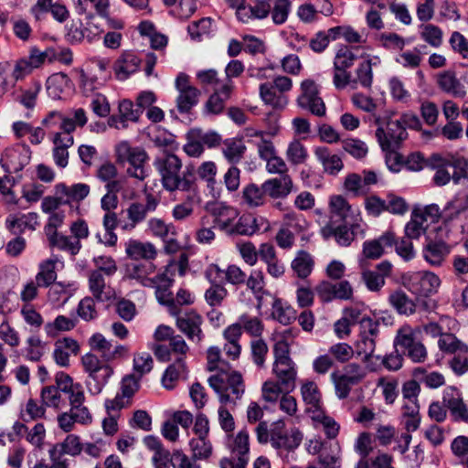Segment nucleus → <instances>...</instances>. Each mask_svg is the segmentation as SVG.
Returning a JSON list of instances; mask_svg holds the SVG:
<instances>
[{"instance_id":"obj_1","label":"nucleus","mask_w":468,"mask_h":468,"mask_svg":"<svg viewBox=\"0 0 468 468\" xmlns=\"http://www.w3.org/2000/svg\"><path fill=\"white\" fill-rule=\"evenodd\" d=\"M154 165L161 176V184L165 190L195 192L197 188L194 167L188 165L181 173L183 164L177 155L165 154L157 157Z\"/></svg>"},{"instance_id":"obj_2","label":"nucleus","mask_w":468,"mask_h":468,"mask_svg":"<svg viewBox=\"0 0 468 468\" xmlns=\"http://www.w3.org/2000/svg\"><path fill=\"white\" fill-rule=\"evenodd\" d=\"M290 335L291 330H285L273 346L274 361L271 371L285 388V393H290L296 388L297 378V366L290 356V344L287 341V335Z\"/></svg>"},{"instance_id":"obj_3","label":"nucleus","mask_w":468,"mask_h":468,"mask_svg":"<svg viewBox=\"0 0 468 468\" xmlns=\"http://www.w3.org/2000/svg\"><path fill=\"white\" fill-rule=\"evenodd\" d=\"M55 382L63 393L68 395L70 407L69 412L75 418V420L80 424H90L92 421V416L84 404L86 398L82 385L74 383L70 376L64 372L56 374Z\"/></svg>"},{"instance_id":"obj_4","label":"nucleus","mask_w":468,"mask_h":468,"mask_svg":"<svg viewBox=\"0 0 468 468\" xmlns=\"http://www.w3.org/2000/svg\"><path fill=\"white\" fill-rule=\"evenodd\" d=\"M208 384L218 394L221 404L236 405L244 392L245 385L242 376L238 371L218 372L208 378Z\"/></svg>"},{"instance_id":"obj_5","label":"nucleus","mask_w":468,"mask_h":468,"mask_svg":"<svg viewBox=\"0 0 468 468\" xmlns=\"http://www.w3.org/2000/svg\"><path fill=\"white\" fill-rule=\"evenodd\" d=\"M377 140L383 151H392L405 140L408 133L398 119H393L392 113L374 116Z\"/></svg>"},{"instance_id":"obj_6","label":"nucleus","mask_w":468,"mask_h":468,"mask_svg":"<svg viewBox=\"0 0 468 468\" xmlns=\"http://www.w3.org/2000/svg\"><path fill=\"white\" fill-rule=\"evenodd\" d=\"M117 160L121 163H128L127 174L139 180H144L149 175L146 151L139 146L133 147L126 141H122L115 148Z\"/></svg>"},{"instance_id":"obj_7","label":"nucleus","mask_w":468,"mask_h":468,"mask_svg":"<svg viewBox=\"0 0 468 468\" xmlns=\"http://www.w3.org/2000/svg\"><path fill=\"white\" fill-rule=\"evenodd\" d=\"M226 447L230 457H224L219 462L220 468H247L250 461V435L246 429L237 434H227Z\"/></svg>"},{"instance_id":"obj_8","label":"nucleus","mask_w":468,"mask_h":468,"mask_svg":"<svg viewBox=\"0 0 468 468\" xmlns=\"http://www.w3.org/2000/svg\"><path fill=\"white\" fill-rule=\"evenodd\" d=\"M81 364L88 374L85 384L89 392L91 395L100 394L112 376L113 368L92 353L85 354L81 357Z\"/></svg>"},{"instance_id":"obj_9","label":"nucleus","mask_w":468,"mask_h":468,"mask_svg":"<svg viewBox=\"0 0 468 468\" xmlns=\"http://www.w3.org/2000/svg\"><path fill=\"white\" fill-rule=\"evenodd\" d=\"M402 282L403 285L417 296V301L424 310L430 308L429 303L420 298L434 294L441 285L440 278L431 271H415L405 274L402 277Z\"/></svg>"},{"instance_id":"obj_10","label":"nucleus","mask_w":468,"mask_h":468,"mask_svg":"<svg viewBox=\"0 0 468 468\" xmlns=\"http://www.w3.org/2000/svg\"><path fill=\"white\" fill-rule=\"evenodd\" d=\"M420 333V326L412 328L410 325H404L398 330L395 338V345L415 363L424 362L428 356L425 346L417 339V335Z\"/></svg>"},{"instance_id":"obj_11","label":"nucleus","mask_w":468,"mask_h":468,"mask_svg":"<svg viewBox=\"0 0 468 468\" xmlns=\"http://www.w3.org/2000/svg\"><path fill=\"white\" fill-rule=\"evenodd\" d=\"M328 210V223H346L352 225L353 228H360L357 223L360 218L359 208L353 207L342 195H333L329 197Z\"/></svg>"},{"instance_id":"obj_12","label":"nucleus","mask_w":468,"mask_h":468,"mask_svg":"<svg viewBox=\"0 0 468 468\" xmlns=\"http://www.w3.org/2000/svg\"><path fill=\"white\" fill-rule=\"evenodd\" d=\"M379 333V322L374 319H364L358 328V336L355 343L358 356H364L363 361L367 362L374 356L376 338Z\"/></svg>"},{"instance_id":"obj_13","label":"nucleus","mask_w":468,"mask_h":468,"mask_svg":"<svg viewBox=\"0 0 468 468\" xmlns=\"http://www.w3.org/2000/svg\"><path fill=\"white\" fill-rule=\"evenodd\" d=\"M158 203V200L152 194L146 195L145 203H131L125 209L127 219L120 221L121 229L125 232H132L146 219L148 213L156 209Z\"/></svg>"},{"instance_id":"obj_14","label":"nucleus","mask_w":468,"mask_h":468,"mask_svg":"<svg viewBox=\"0 0 468 468\" xmlns=\"http://www.w3.org/2000/svg\"><path fill=\"white\" fill-rule=\"evenodd\" d=\"M140 380V377H136L134 374L124 376L121 381L120 392L113 399L105 400L106 411H120L122 409L129 407L132 404L133 397L139 390Z\"/></svg>"},{"instance_id":"obj_15","label":"nucleus","mask_w":468,"mask_h":468,"mask_svg":"<svg viewBox=\"0 0 468 468\" xmlns=\"http://www.w3.org/2000/svg\"><path fill=\"white\" fill-rule=\"evenodd\" d=\"M301 95L297 98V104L312 114L322 117L325 114V104L319 96L316 83L313 80H305L301 83Z\"/></svg>"},{"instance_id":"obj_16","label":"nucleus","mask_w":468,"mask_h":468,"mask_svg":"<svg viewBox=\"0 0 468 468\" xmlns=\"http://www.w3.org/2000/svg\"><path fill=\"white\" fill-rule=\"evenodd\" d=\"M173 282L174 280L171 278V275H169L168 266H166L162 271L156 273V279L154 280L155 284L149 288L155 289L157 301L161 304L168 307V312L171 315H177L180 314V308L176 303L173 293L170 291Z\"/></svg>"},{"instance_id":"obj_17","label":"nucleus","mask_w":468,"mask_h":468,"mask_svg":"<svg viewBox=\"0 0 468 468\" xmlns=\"http://www.w3.org/2000/svg\"><path fill=\"white\" fill-rule=\"evenodd\" d=\"M176 317V324L189 341L200 344L204 339V333L201 328L203 324L202 316L194 310L186 312L183 315L179 314Z\"/></svg>"},{"instance_id":"obj_18","label":"nucleus","mask_w":468,"mask_h":468,"mask_svg":"<svg viewBox=\"0 0 468 468\" xmlns=\"http://www.w3.org/2000/svg\"><path fill=\"white\" fill-rule=\"evenodd\" d=\"M206 210L213 218L214 227L229 235L239 212L232 207L221 202L207 203Z\"/></svg>"},{"instance_id":"obj_19","label":"nucleus","mask_w":468,"mask_h":468,"mask_svg":"<svg viewBox=\"0 0 468 468\" xmlns=\"http://www.w3.org/2000/svg\"><path fill=\"white\" fill-rule=\"evenodd\" d=\"M155 265L152 261L131 262L126 264L125 278L135 281L144 287L154 286L156 279Z\"/></svg>"},{"instance_id":"obj_20","label":"nucleus","mask_w":468,"mask_h":468,"mask_svg":"<svg viewBox=\"0 0 468 468\" xmlns=\"http://www.w3.org/2000/svg\"><path fill=\"white\" fill-rule=\"evenodd\" d=\"M392 272V264L388 261L378 263L374 270H364L361 278L367 290L379 292L386 283V278Z\"/></svg>"},{"instance_id":"obj_21","label":"nucleus","mask_w":468,"mask_h":468,"mask_svg":"<svg viewBox=\"0 0 468 468\" xmlns=\"http://www.w3.org/2000/svg\"><path fill=\"white\" fill-rule=\"evenodd\" d=\"M282 428L283 423L279 422L271 429V444L275 449L293 451L302 442L303 434L297 430L287 434L283 432Z\"/></svg>"},{"instance_id":"obj_22","label":"nucleus","mask_w":468,"mask_h":468,"mask_svg":"<svg viewBox=\"0 0 468 468\" xmlns=\"http://www.w3.org/2000/svg\"><path fill=\"white\" fill-rule=\"evenodd\" d=\"M452 251V246L443 240L430 239L423 246L422 256L432 267H441Z\"/></svg>"},{"instance_id":"obj_23","label":"nucleus","mask_w":468,"mask_h":468,"mask_svg":"<svg viewBox=\"0 0 468 468\" xmlns=\"http://www.w3.org/2000/svg\"><path fill=\"white\" fill-rule=\"evenodd\" d=\"M269 228V222L263 217L244 214L233 224L229 235L252 236L261 229L268 230Z\"/></svg>"},{"instance_id":"obj_24","label":"nucleus","mask_w":468,"mask_h":468,"mask_svg":"<svg viewBox=\"0 0 468 468\" xmlns=\"http://www.w3.org/2000/svg\"><path fill=\"white\" fill-rule=\"evenodd\" d=\"M52 143L54 144L52 150L54 162L58 167L65 168L69 164L68 150L73 145L74 138L71 134H62V133L54 132Z\"/></svg>"},{"instance_id":"obj_25","label":"nucleus","mask_w":468,"mask_h":468,"mask_svg":"<svg viewBox=\"0 0 468 468\" xmlns=\"http://www.w3.org/2000/svg\"><path fill=\"white\" fill-rule=\"evenodd\" d=\"M395 242V234L391 231L383 233L375 239L367 240L363 244V256L369 260H378L385 252V248H391Z\"/></svg>"},{"instance_id":"obj_26","label":"nucleus","mask_w":468,"mask_h":468,"mask_svg":"<svg viewBox=\"0 0 468 468\" xmlns=\"http://www.w3.org/2000/svg\"><path fill=\"white\" fill-rule=\"evenodd\" d=\"M334 225L335 224L327 223L321 229L323 238L327 239L334 237L338 245L344 247L349 246L355 239V232L359 228H353L352 225L348 228V224L346 223L340 224L337 227Z\"/></svg>"},{"instance_id":"obj_27","label":"nucleus","mask_w":468,"mask_h":468,"mask_svg":"<svg viewBox=\"0 0 468 468\" xmlns=\"http://www.w3.org/2000/svg\"><path fill=\"white\" fill-rule=\"evenodd\" d=\"M125 253L129 258L135 261H152L157 256V250L152 242L129 239L125 243Z\"/></svg>"},{"instance_id":"obj_28","label":"nucleus","mask_w":468,"mask_h":468,"mask_svg":"<svg viewBox=\"0 0 468 468\" xmlns=\"http://www.w3.org/2000/svg\"><path fill=\"white\" fill-rule=\"evenodd\" d=\"M260 259L266 264L267 272L273 278H280L285 272L284 264L278 259L273 245L262 243L259 249Z\"/></svg>"},{"instance_id":"obj_29","label":"nucleus","mask_w":468,"mask_h":468,"mask_svg":"<svg viewBox=\"0 0 468 468\" xmlns=\"http://www.w3.org/2000/svg\"><path fill=\"white\" fill-rule=\"evenodd\" d=\"M38 216L35 212L10 214L5 219V228L12 233H23L26 229L35 230L38 226Z\"/></svg>"},{"instance_id":"obj_30","label":"nucleus","mask_w":468,"mask_h":468,"mask_svg":"<svg viewBox=\"0 0 468 468\" xmlns=\"http://www.w3.org/2000/svg\"><path fill=\"white\" fill-rule=\"evenodd\" d=\"M233 90V81H223L220 88H216L206 102L207 112L212 114L220 113L225 107V102L230 98Z\"/></svg>"},{"instance_id":"obj_31","label":"nucleus","mask_w":468,"mask_h":468,"mask_svg":"<svg viewBox=\"0 0 468 468\" xmlns=\"http://www.w3.org/2000/svg\"><path fill=\"white\" fill-rule=\"evenodd\" d=\"M439 88L455 98H463L466 95L464 85L452 70H445L437 75Z\"/></svg>"},{"instance_id":"obj_32","label":"nucleus","mask_w":468,"mask_h":468,"mask_svg":"<svg viewBox=\"0 0 468 468\" xmlns=\"http://www.w3.org/2000/svg\"><path fill=\"white\" fill-rule=\"evenodd\" d=\"M431 166L435 170L433 182L436 186H441L447 185L452 179L453 165L451 156L442 158L440 155H433L431 161Z\"/></svg>"},{"instance_id":"obj_33","label":"nucleus","mask_w":468,"mask_h":468,"mask_svg":"<svg viewBox=\"0 0 468 468\" xmlns=\"http://www.w3.org/2000/svg\"><path fill=\"white\" fill-rule=\"evenodd\" d=\"M389 304L399 314L403 315H412L416 313L420 302L417 299L412 300L404 291L396 290L388 296Z\"/></svg>"},{"instance_id":"obj_34","label":"nucleus","mask_w":468,"mask_h":468,"mask_svg":"<svg viewBox=\"0 0 468 468\" xmlns=\"http://www.w3.org/2000/svg\"><path fill=\"white\" fill-rule=\"evenodd\" d=\"M292 188V180L289 175L280 178H271L262 184V189L265 194L271 197H284L290 194Z\"/></svg>"},{"instance_id":"obj_35","label":"nucleus","mask_w":468,"mask_h":468,"mask_svg":"<svg viewBox=\"0 0 468 468\" xmlns=\"http://www.w3.org/2000/svg\"><path fill=\"white\" fill-rule=\"evenodd\" d=\"M58 262L59 260L58 256L53 255L51 258L46 259L38 264V271L35 277L38 286L49 287L56 282V267Z\"/></svg>"},{"instance_id":"obj_36","label":"nucleus","mask_w":468,"mask_h":468,"mask_svg":"<svg viewBox=\"0 0 468 468\" xmlns=\"http://www.w3.org/2000/svg\"><path fill=\"white\" fill-rule=\"evenodd\" d=\"M140 58L133 53H124L114 64V72L119 80H125L129 76L137 71L140 66Z\"/></svg>"},{"instance_id":"obj_37","label":"nucleus","mask_w":468,"mask_h":468,"mask_svg":"<svg viewBox=\"0 0 468 468\" xmlns=\"http://www.w3.org/2000/svg\"><path fill=\"white\" fill-rule=\"evenodd\" d=\"M314 155L322 164L324 171L329 175L335 176L344 167V164L340 156L331 154L327 147H317L314 150Z\"/></svg>"},{"instance_id":"obj_38","label":"nucleus","mask_w":468,"mask_h":468,"mask_svg":"<svg viewBox=\"0 0 468 468\" xmlns=\"http://www.w3.org/2000/svg\"><path fill=\"white\" fill-rule=\"evenodd\" d=\"M260 96L266 105L275 110H282L288 104V97L276 90L271 82L261 84Z\"/></svg>"},{"instance_id":"obj_39","label":"nucleus","mask_w":468,"mask_h":468,"mask_svg":"<svg viewBox=\"0 0 468 468\" xmlns=\"http://www.w3.org/2000/svg\"><path fill=\"white\" fill-rule=\"evenodd\" d=\"M90 191V186L85 183H77L71 186L58 184L56 186V194L63 195L65 200H69V204L82 201L89 196Z\"/></svg>"},{"instance_id":"obj_40","label":"nucleus","mask_w":468,"mask_h":468,"mask_svg":"<svg viewBox=\"0 0 468 468\" xmlns=\"http://www.w3.org/2000/svg\"><path fill=\"white\" fill-rule=\"evenodd\" d=\"M271 0H255L253 5L246 6L239 12V20L242 23H249L251 19L266 18L271 7Z\"/></svg>"},{"instance_id":"obj_41","label":"nucleus","mask_w":468,"mask_h":468,"mask_svg":"<svg viewBox=\"0 0 468 468\" xmlns=\"http://www.w3.org/2000/svg\"><path fill=\"white\" fill-rule=\"evenodd\" d=\"M443 401L455 419L468 422V400L464 401L458 393L452 392L443 397Z\"/></svg>"},{"instance_id":"obj_42","label":"nucleus","mask_w":468,"mask_h":468,"mask_svg":"<svg viewBox=\"0 0 468 468\" xmlns=\"http://www.w3.org/2000/svg\"><path fill=\"white\" fill-rule=\"evenodd\" d=\"M42 125L49 131L56 128L61 130L62 134H71L73 133L72 122L62 112L58 111L49 112L41 122Z\"/></svg>"},{"instance_id":"obj_43","label":"nucleus","mask_w":468,"mask_h":468,"mask_svg":"<svg viewBox=\"0 0 468 468\" xmlns=\"http://www.w3.org/2000/svg\"><path fill=\"white\" fill-rule=\"evenodd\" d=\"M301 394L307 405V410L314 413L322 410L321 393L314 381H306L301 387Z\"/></svg>"},{"instance_id":"obj_44","label":"nucleus","mask_w":468,"mask_h":468,"mask_svg":"<svg viewBox=\"0 0 468 468\" xmlns=\"http://www.w3.org/2000/svg\"><path fill=\"white\" fill-rule=\"evenodd\" d=\"M186 373L187 370L184 357L177 358L176 362L170 365L165 371L162 378L163 386L167 389L174 388L176 381L180 378H186Z\"/></svg>"},{"instance_id":"obj_45","label":"nucleus","mask_w":468,"mask_h":468,"mask_svg":"<svg viewBox=\"0 0 468 468\" xmlns=\"http://www.w3.org/2000/svg\"><path fill=\"white\" fill-rule=\"evenodd\" d=\"M49 450H55L56 454L62 457L63 454L78 456L83 451V444L80 438L76 434H69L60 443L54 444Z\"/></svg>"},{"instance_id":"obj_46","label":"nucleus","mask_w":468,"mask_h":468,"mask_svg":"<svg viewBox=\"0 0 468 468\" xmlns=\"http://www.w3.org/2000/svg\"><path fill=\"white\" fill-rule=\"evenodd\" d=\"M48 239L51 247H56L60 250L68 251L71 255L78 254L81 248L80 241L72 236H65L57 233L54 236L48 237Z\"/></svg>"},{"instance_id":"obj_47","label":"nucleus","mask_w":468,"mask_h":468,"mask_svg":"<svg viewBox=\"0 0 468 468\" xmlns=\"http://www.w3.org/2000/svg\"><path fill=\"white\" fill-rule=\"evenodd\" d=\"M248 289H250L255 295L258 301V307L261 305L262 295L266 293L265 287V277L261 270H252L249 276L246 275L245 282Z\"/></svg>"},{"instance_id":"obj_48","label":"nucleus","mask_w":468,"mask_h":468,"mask_svg":"<svg viewBox=\"0 0 468 468\" xmlns=\"http://www.w3.org/2000/svg\"><path fill=\"white\" fill-rule=\"evenodd\" d=\"M247 150L241 139H228L224 142L223 154L232 164H238L244 156Z\"/></svg>"},{"instance_id":"obj_49","label":"nucleus","mask_w":468,"mask_h":468,"mask_svg":"<svg viewBox=\"0 0 468 468\" xmlns=\"http://www.w3.org/2000/svg\"><path fill=\"white\" fill-rule=\"evenodd\" d=\"M314 267V260L312 256L304 251L300 250L292 261V269L299 278L304 279L308 277Z\"/></svg>"},{"instance_id":"obj_50","label":"nucleus","mask_w":468,"mask_h":468,"mask_svg":"<svg viewBox=\"0 0 468 468\" xmlns=\"http://www.w3.org/2000/svg\"><path fill=\"white\" fill-rule=\"evenodd\" d=\"M6 162L3 163V160H1L2 167L5 169V172L11 173L18 172L23 169V167L28 163V155L27 151L23 154L17 150L12 149L6 152Z\"/></svg>"},{"instance_id":"obj_51","label":"nucleus","mask_w":468,"mask_h":468,"mask_svg":"<svg viewBox=\"0 0 468 468\" xmlns=\"http://www.w3.org/2000/svg\"><path fill=\"white\" fill-rule=\"evenodd\" d=\"M285 154L287 160L292 165L304 164L308 158L306 147L298 139H293L289 143Z\"/></svg>"},{"instance_id":"obj_52","label":"nucleus","mask_w":468,"mask_h":468,"mask_svg":"<svg viewBox=\"0 0 468 468\" xmlns=\"http://www.w3.org/2000/svg\"><path fill=\"white\" fill-rule=\"evenodd\" d=\"M189 447L192 451L194 460H207L213 452V446L207 437H197L191 439Z\"/></svg>"},{"instance_id":"obj_53","label":"nucleus","mask_w":468,"mask_h":468,"mask_svg":"<svg viewBox=\"0 0 468 468\" xmlns=\"http://www.w3.org/2000/svg\"><path fill=\"white\" fill-rule=\"evenodd\" d=\"M61 392H63L58 385L56 383V386H47L41 390V400L43 405L49 408H54L59 410L62 406L65 405V400L61 397Z\"/></svg>"},{"instance_id":"obj_54","label":"nucleus","mask_w":468,"mask_h":468,"mask_svg":"<svg viewBox=\"0 0 468 468\" xmlns=\"http://www.w3.org/2000/svg\"><path fill=\"white\" fill-rule=\"evenodd\" d=\"M424 218L420 212L413 210L410 221L406 224L404 232L408 239H418L426 231Z\"/></svg>"},{"instance_id":"obj_55","label":"nucleus","mask_w":468,"mask_h":468,"mask_svg":"<svg viewBox=\"0 0 468 468\" xmlns=\"http://www.w3.org/2000/svg\"><path fill=\"white\" fill-rule=\"evenodd\" d=\"M89 288L92 295L101 302L106 301L110 298L108 292H105L106 284L105 280L99 271H92L89 276Z\"/></svg>"},{"instance_id":"obj_56","label":"nucleus","mask_w":468,"mask_h":468,"mask_svg":"<svg viewBox=\"0 0 468 468\" xmlns=\"http://www.w3.org/2000/svg\"><path fill=\"white\" fill-rule=\"evenodd\" d=\"M440 349L445 353H468V346L458 340L452 334H443L438 341Z\"/></svg>"},{"instance_id":"obj_57","label":"nucleus","mask_w":468,"mask_h":468,"mask_svg":"<svg viewBox=\"0 0 468 468\" xmlns=\"http://www.w3.org/2000/svg\"><path fill=\"white\" fill-rule=\"evenodd\" d=\"M357 56L355 54L352 48L348 46H341L334 58V69H350Z\"/></svg>"},{"instance_id":"obj_58","label":"nucleus","mask_w":468,"mask_h":468,"mask_svg":"<svg viewBox=\"0 0 468 468\" xmlns=\"http://www.w3.org/2000/svg\"><path fill=\"white\" fill-rule=\"evenodd\" d=\"M200 91L197 89H190L179 91L176 98V107L179 112L186 113L197 104Z\"/></svg>"},{"instance_id":"obj_59","label":"nucleus","mask_w":468,"mask_h":468,"mask_svg":"<svg viewBox=\"0 0 468 468\" xmlns=\"http://www.w3.org/2000/svg\"><path fill=\"white\" fill-rule=\"evenodd\" d=\"M238 324L241 325V330L257 338L261 337L264 330L263 323L259 317L250 316L247 314L239 316Z\"/></svg>"},{"instance_id":"obj_60","label":"nucleus","mask_w":468,"mask_h":468,"mask_svg":"<svg viewBox=\"0 0 468 468\" xmlns=\"http://www.w3.org/2000/svg\"><path fill=\"white\" fill-rule=\"evenodd\" d=\"M148 229L151 233L162 239H165L170 236L176 234V228L173 224H167L163 219L153 218L148 220Z\"/></svg>"},{"instance_id":"obj_61","label":"nucleus","mask_w":468,"mask_h":468,"mask_svg":"<svg viewBox=\"0 0 468 468\" xmlns=\"http://www.w3.org/2000/svg\"><path fill=\"white\" fill-rule=\"evenodd\" d=\"M186 200L174 207L172 216L176 220L181 221L189 218L194 212V199L197 197V188L195 192H188Z\"/></svg>"},{"instance_id":"obj_62","label":"nucleus","mask_w":468,"mask_h":468,"mask_svg":"<svg viewBox=\"0 0 468 468\" xmlns=\"http://www.w3.org/2000/svg\"><path fill=\"white\" fill-rule=\"evenodd\" d=\"M76 326V319L58 315L53 322L45 325V331L48 335H56L58 332L70 331Z\"/></svg>"},{"instance_id":"obj_63","label":"nucleus","mask_w":468,"mask_h":468,"mask_svg":"<svg viewBox=\"0 0 468 468\" xmlns=\"http://www.w3.org/2000/svg\"><path fill=\"white\" fill-rule=\"evenodd\" d=\"M207 370L226 372L229 365L221 356V350L218 346H210L207 351Z\"/></svg>"},{"instance_id":"obj_64","label":"nucleus","mask_w":468,"mask_h":468,"mask_svg":"<svg viewBox=\"0 0 468 468\" xmlns=\"http://www.w3.org/2000/svg\"><path fill=\"white\" fill-rule=\"evenodd\" d=\"M353 84L360 85L363 88L369 89L373 83V71L369 68V62L360 61L355 69V77L352 79Z\"/></svg>"}]
</instances>
